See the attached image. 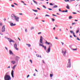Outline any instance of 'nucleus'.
Masks as SVG:
<instances>
[{"mask_svg":"<svg viewBox=\"0 0 80 80\" xmlns=\"http://www.w3.org/2000/svg\"><path fill=\"white\" fill-rule=\"evenodd\" d=\"M45 43H46V45H50V42H48L47 41H46Z\"/></svg>","mask_w":80,"mask_h":80,"instance_id":"2eb2a0df","label":"nucleus"},{"mask_svg":"<svg viewBox=\"0 0 80 80\" xmlns=\"http://www.w3.org/2000/svg\"><path fill=\"white\" fill-rule=\"evenodd\" d=\"M17 64H15L12 67V68L13 69V70L12 71L11 75L12 78H14V71L13 70H15V68L16 67H17Z\"/></svg>","mask_w":80,"mask_h":80,"instance_id":"20e7f679","label":"nucleus"},{"mask_svg":"<svg viewBox=\"0 0 80 80\" xmlns=\"http://www.w3.org/2000/svg\"><path fill=\"white\" fill-rule=\"evenodd\" d=\"M11 7H15V6L14 5H11Z\"/></svg>","mask_w":80,"mask_h":80,"instance_id":"58836bf2","label":"nucleus"},{"mask_svg":"<svg viewBox=\"0 0 80 80\" xmlns=\"http://www.w3.org/2000/svg\"><path fill=\"white\" fill-rule=\"evenodd\" d=\"M62 12H65V13H67L68 12V10H66L65 11L63 10V11H62Z\"/></svg>","mask_w":80,"mask_h":80,"instance_id":"f3484780","label":"nucleus"},{"mask_svg":"<svg viewBox=\"0 0 80 80\" xmlns=\"http://www.w3.org/2000/svg\"><path fill=\"white\" fill-rule=\"evenodd\" d=\"M34 29V27H32L31 28V30H33Z\"/></svg>","mask_w":80,"mask_h":80,"instance_id":"a878e982","label":"nucleus"},{"mask_svg":"<svg viewBox=\"0 0 80 80\" xmlns=\"http://www.w3.org/2000/svg\"><path fill=\"white\" fill-rule=\"evenodd\" d=\"M72 16H70L69 17V19H72Z\"/></svg>","mask_w":80,"mask_h":80,"instance_id":"c85d7f7f","label":"nucleus"},{"mask_svg":"<svg viewBox=\"0 0 80 80\" xmlns=\"http://www.w3.org/2000/svg\"><path fill=\"white\" fill-rule=\"evenodd\" d=\"M18 40H19V41H21V40H20V38H18Z\"/></svg>","mask_w":80,"mask_h":80,"instance_id":"4d7b16f0","label":"nucleus"},{"mask_svg":"<svg viewBox=\"0 0 80 80\" xmlns=\"http://www.w3.org/2000/svg\"><path fill=\"white\" fill-rule=\"evenodd\" d=\"M72 13H73V14H77V13L75 12H72Z\"/></svg>","mask_w":80,"mask_h":80,"instance_id":"3c124183","label":"nucleus"},{"mask_svg":"<svg viewBox=\"0 0 80 80\" xmlns=\"http://www.w3.org/2000/svg\"><path fill=\"white\" fill-rule=\"evenodd\" d=\"M4 80H11V78L10 75L7 74L6 73L4 76Z\"/></svg>","mask_w":80,"mask_h":80,"instance_id":"39448f33","label":"nucleus"},{"mask_svg":"<svg viewBox=\"0 0 80 80\" xmlns=\"http://www.w3.org/2000/svg\"><path fill=\"white\" fill-rule=\"evenodd\" d=\"M37 8L38 10H40V9L39 8Z\"/></svg>","mask_w":80,"mask_h":80,"instance_id":"69168bd1","label":"nucleus"},{"mask_svg":"<svg viewBox=\"0 0 80 80\" xmlns=\"http://www.w3.org/2000/svg\"><path fill=\"white\" fill-rule=\"evenodd\" d=\"M52 77H53V74H50V77L52 78Z\"/></svg>","mask_w":80,"mask_h":80,"instance_id":"412c9836","label":"nucleus"},{"mask_svg":"<svg viewBox=\"0 0 80 80\" xmlns=\"http://www.w3.org/2000/svg\"><path fill=\"white\" fill-rule=\"evenodd\" d=\"M73 36H74V37H76V35H75V34H73Z\"/></svg>","mask_w":80,"mask_h":80,"instance_id":"8fccbe9b","label":"nucleus"},{"mask_svg":"<svg viewBox=\"0 0 80 80\" xmlns=\"http://www.w3.org/2000/svg\"><path fill=\"white\" fill-rule=\"evenodd\" d=\"M80 30V28H78L77 29V30L76 31V33H78V32H79V31Z\"/></svg>","mask_w":80,"mask_h":80,"instance_id":"a211bd4d","label":"nucleus"},{"mask_svg":"<svg viewBox=\"0 0 80 80\" xmlns=\"http://www.w3.org/2000/svg\"><path fill=\"white\" fill-rule=\"evenodd\" d=\"M29 62H31V63L32 64V60H29Z\"/></svg>","mask_w":80,"mask_h":80,"instance_id":"473e14b6","label":"nucleus"},{"mask_svg":"<svg viewBox=\"0 0 80 80\" xmlns=\"http://www.w3.org/2000/svg\"><path fill=\"white\" fill-rule=\"evenodd\" d=\"M33 76H35V73H34L33 75Z\"/></svg>","mask_w":80,"mask_h":80,"instance_id":"774afa93","label":"nucleus"},{"mask_svg":"<svg viewBox=\"0 0 80 80\" xmlns=\"http://www.w3.org/2000/svg\"><path fill=\"white\" fill-rule=\"evenodd\" d=\"M32 1H33V2H34V3H35V4H36V5H37L38 3H37V2L35 1L34 0H33Z\"/></svg>","mask_w":80,"mask_h":80,"instance_id":"aec40b11","label":"nucleus"},{"mask_svg":"<svg viewBox=\"0 0 80 80\" xmlns=\"http://www.w3.org/2000/svg\"><path fill=\"white\" fill-rule=\"evenodd\" d=\"M67 6L66 7V8H68V9H70L69 5H68V4H67Z\"/></svg>","mask_w":80,"mask_h":80,"instance_id":"dca6fc26","label":"nucleus"},{"mask_svg":"<svg viewBox=\"0 0 80 80\" xmlns=\"http://www.w3.org/2000/svg\"><path fill=\"white\" fill-rule=\"evenodd\" d=\"M27 45H28V47H31V45H30V44H26Z\"/></svg>","mask_w":80,"mask_h":80,"instance_id":"4be33fe9","label":"nucleus"},{"mask_svg":"<svg viewBox=\"0 0 80 80\" xmlns=\"http://www.w3.org/2000/svg\"><path fill=\"white\" fill-rule=\"evenodd\" d=\"M42 62L43 63H44V64L45 63V62L44 61V60H42Z\"/></svg>","mask_w":80,"mask_h":80,"instance_id":"ea45409f","label":"nucleus"},{"mask_svg":"<svg viewBox=\"0 0 80 80\" xmlns=\"http://www.w3.org/2000/svg\"><path fill=\"white\" fill-rule=\"evenodd\" d=\"M1 31L2 32H5V25H3L1 29Z\"/></svg>","mask_w":80,"mask_h":80,"instance_id":"6e6552de","label":"nucleus"},{"mask_svg":"<svg viewBox=\"0 0 80 80\" xmlns=\"http://www.w3.org/2000/svg\"><path fill=\"white\" fill-rule=\"evenodd\" d=\"M32 10L33 11H34V12H38V11H37V10H35L34 9H32Z\"/></svg>","mask_w":80,"mask_h":80,"instance_id":"b1692460","label":"nucleus"},{"mask_svg":"<svg viewBox=\"0 0 80 80\" xmlns=\"http://www.w3.org/2000/svg\"><path fill=\"white\" fill-rule=\"evenodd\" d=\"M9 23H10V25L11 27H13V26H15V25H16V24H13V23H12L11 22H9Z\"/></svg>","mask_w":80,"mask_h":80,"instance_id":"ddd939ff","label":"nucleus"},{"mask_svg":"<svg viewBox=\"0 0 80 80\" xmlns=\"http://www.w3.org/2000/svg\"><path fill=\"white\" fill-rule=\"evenodd\" d=\"M55 27H58V26H57L56 25H55Z\"/></svg>","mask_w":80,"mask_h":80,"instance_id":"6e6d98bb","label":"nucleus"},{"mask_svg":"<svg viewBox=\"0 0 80 80\" xmlns=\"http://www.w3.org/2000/svg\"><path fill=\"white\" fill-rule=\"evenodd\" d=\"M15 58H16V62H18V60L20 59V58L18 56H16L15 57Z\"/></svg>","mask_w":80,"mask_h":80,"instance_id":"9b49d317","label":"nucleus"},{"mask_svg":"<svg viewBox=\"0 0 80 80\" xmlns=\"http://www.w3.org/2000/svg\"><path fill=\"white\" fill-rule=\"evenodd\" d=\"M35 71H36V72H38V71L37 70V69H35Z\"/></svg>","mask_w":80,"mask_h":80,"instance_id":"0e129e2a","label":"nucleus"},{"mask_svg":"<svg viewBox=\"0 0 80 80\" xmlns=\"http://www.w3.org/2000/svg\"><path fill=\"white\" fill-rule=\"evenodd\" d=\"M21 2H22V3H24V2L22 1H21Z\"/></svg>","mask_w":80,"mask_h":80,"instance_id":"bf43d9fd","label":"nucleus"},{"mask_svg":"<svg viewBox=\"0 0 80 80\" xmlns=\"http://www.w3.org/2000/svg\"><path fill=\"white\" fill-rule=\"evenodd\" d=\"M14 47L16 50H18V48H17V44L15 43L14 44Z\"/></svg>","mask_w":80,"mask_h":80,"instance_id":"f8f14e48","label":"nucleus"},{"mask_svg":"<svg viewBox=\"0 0 80 80\" xmlns=\"http://www.w3.org/2000/svg\"><path fill=\"white\" fill-rule=\"evenodd\" d=\"M61 43L62 44V45H64V43L62 42H61Z\"/></svg>","mask_w":80,"mask_h":80,"instance_id":"de8ad7c7","label":"nucleus"},{"mask_svg":"<svg viewBox=\"0 0 80 80\" xmlns=\"http://www.w3.org/2000/svg\"><path fill=\"white\" fill-rule=\"evenodd\" d=\"M49 47H50H50H52V43H50V45Z\"/></svg>","mask_w":80,"mask_h":80,"instance_id":"cd10ccee","label":"nucleus"},{"mask_svg":"<svg viewBox=\"0 0 80 80\" xmlns=\"http://www.w3.org/2000/svg\"><path fill=\"white\" fill-rule=\"evenodd\" d=\"M5 48L7 50H8V48H6V47H5Z\"/></svg>","mask_w":80,"mask_h":80,"instance_id":"09e8293b","label":"nucleus"},{"mask_svg":"<svg viewBox=\"0 0 80 80\" xmlns=\"http://www.w3.org/2000/svg\"><path fill=\"white\" fill-rule=\"evenodd\" d=\"M51 19L52 20V22H54V21H55V19H54L53 18H52Z\"/></svg>","mask_w":80,"mask_h":80,"instance_id":"2f4dec72","label":"nucleus"},{"mask_svg":"<svg viewBox=\"0 0 80 80\" xmlns=\"http://www.w3.org/2000/svg\"><path fill=\"white\" fill-rule=\"evenodd\" d=\"M75 22H78V20H75Z\"/></svg>","mask_w":80,"mask_h":80,"instance_id":"680f3d73","label":"nucleus"},{"mask_svg":"<svg viewBox=\"0 0 80 80\" xmlns=\"http://www.w3.org/2000/svg\"><path fill=\"white\" fill-rule=\"evenodd\" d=\"M62 53L64 57H68V54H67V51L65 49H63L62 50Z\"/></svg>","mask_w":80,"mask_h":80,"instance_id":"7ed1b4c3","label":"nucleus"},{"mask_svg":"<svg viewBox=\"0 0 80 80\" xmlns=\"http://www.w3.org/2000/svg\"><path fill=\"white\" fill-rule=\"evenodd\" d=\"M43 37L42 36H41L39 44V46L40 47H42V48L44 49V50H47V46L43 45Z\"/></svg>","mask_w":80,"mask_h":80,"instance_id":"f257e3e1","label":"nucleus"},{"mask_svg":"<svg viewBox=\"0 0 80 80\" xmlns=\"http://www.w3.org/2000/svg\"><path fill=\"white\" fill-rule=\"evenodd\" d=\"M70 0V1H71V2H72V1H75V0Z\"/></svg>","mask_w":80,"mask_h":80,"instance_id":"052dcab7","label":"nucleus"},{"mask_svg":"<svg viewBox=\"0 0 80 80\" xmlns=\"http://www.w3.org/2000/svg\"><path fill=\"white\" fill-rule=\"evenodd\" d=\"M51 50V48H50V46H49L47 51H46V52L47 53H49L50 52V50Z\"/></svg>","mask_w":80,"mask_h":80,"instance_id":"1a4fd4ad","label":"nucleus"},{"mask_svg":"<svg viewBox=\"0 0 80 80\" xmlns=\"http://www.w3.org/2000/svg\"><path fill=\"white\" fill-rule=\"evenodd\" d=\"M57 7H58V6L57 5H55L53 7V8H57Z\"/></svg>","mask_w":80,"mask_h":80,"instance_id":"5701e85b","label":"nucleus"},{"mask_svg":"<svg viewBox=\"0 0 80 80\" xmlns=\"http://www.w3.org/2000/svg\"><path fill=\"white\" fill-rule=\"evenodd\" d=\"M5 38L6 39H8L9 42H13L14 43V41H13L12 39H11L10 38H8L7 36L5 37Z\"/></svg>","mask_w":80,"mask_h":80,"instance_id":"0eeeda50","label":"nucleus"},{"mask_svg":"<svg viewBox=\"0 0 80 80\" xmlns=\"http://www.w3.org/2000/svg\"><path fill=\"white\" fill-rule=\"evenodd\" d=\"M77 37V40H79V41H80V38H79L77 37Z\"/></svg>","mask_w":80,"mask_h":80,"instance_id":"7c9ffc66","label":"nucleus"},{"mask_svg":"<svg viewBox=\"0 0 80 80\" xmlns=\"http://www.w3.org/2000/svg\"><path fill=\"white\" fill-rule=\"evenodd\" d=\"M11 18L12 20H13L14 18L16 22H19V19H20V18L15 16V14H13L11 15Z\"/></svg>","mask_w":80,"mask_h":80,"instance_id":"f03ea898","label":"nucleus"},{"mask_svg":"<svg viewBox=\"0 0 80 80\" xmlns=\"http://www.w3.org/2000/svg\"><path fill=\"white\" fill-rule=\"evenodd\" d=\"M70 32L71 33V34H72V33L73 34H75V33H74V32H73V31H70Z\"/></svg>","mask_w":80,"mask_h":80,"instance_id":"6ab92c4d","label":"nucleus"},{"mask_svg":"<svg viewBox=\"0 0 80 80\" xmlns=\"http://www.w3.org/2000/svg\"><path fill=\"white\" fill-rule=\"evenodd\" d=\"M45 17H50V16L48 15L47 14V15H45Z\"/></svg>","mask_w":80,"mask_h":80,"instance_id":"f704fd0d","label":"nucleus"},{"mask_svg":"<svg viewBox=\"0 0 80 80\" xmlns=\"http://www.w3.org/2000/svg\"><path fill=\"white\" fill-rule=\"evenodd\" d=\"M10 68V66H9L8 68Z\"/></svg>","mask_w":80,"mask_h":80,"instance_id":"864d4df0","label":"nucleus"},{"mask_svg":"<svg viewBox=\"0 0 80 80\" xmlns=\"http://www.w3.org/2000/svg\"><path fill=\"white\" fill-rule=\"evenodd\" d=\"M53 30H55V27H54L53 28Z\"/></svg>","mask_w":80,"mask_h":80,"instance_id":"5fc2aeb1","label":"nucleus"},{"mask_svg":"<svg viewBox=\"0 0 80 80\" xmlns=\"http://www.w3.org/2000/svg\"><path fill=\"white\" fill-rule=\"evenodd\" d=\"M42 7H43L44 8H45V9L47 8H46V7H45V6H44V5H43Z\"/></svg>","mask_w":80,"mask_h":80,"instance_id":"c9c22d12","label":"nucleus"},{"mask_svg":"<svg viewBox=\"0 0 80 80\" xmlns=\"http://www.w3.org/2000/svg\"><path fill=\"white\" fill-rule=\"evenodd\" d=\"M55 38V39H58V38H57V37H56Z\"/></svg>","mask_w":80,"mask_h":80,"instance_id":"e2e57ef3","label":"nucleus"},{"mask_svg":"<svg viewBox=\"0 0 80 80\" xmlns=\"http://www.w3.org/2000/svg\"><path fill=\"white\" fill-rule=\"evenodd\" d=\"M75 24H77V23L74 22L72 24V25H75Z\"/></svg>","mask_w":80,"mask_h":80,"instance_id":"393cba45","label":"nucleus"},{"mask_svg":"<svg viewBox=\"0 0 80 80\" xmlns=\"http://www.w3.org/2000/svg\"><path fill=\"white\" fill-rule=\"evenodd\" d=\"M70 37L71 38H72V36L70 35Z\"/></svg>","mask_w":80,"mask_h":80,"instance_id":"338daca9","label":"nucleus"},{"mask_svg":"<svg viewBox=\"0 0 80 80\" xmlns=\"http://www.w3.org/2000/svg\"><path fill=\"white\" fill-rule=\"evenodd\" d=\"M27 29L26 28V29H25V32H26V33H27Z\"/></svg>","mask_w":80,"mask_h":80,"instance_id":"13d9d810","label":"nucleus"},{"mask_svg":"<svg viewBox=\"0 0 80 80\" xmlns=\"http://www.w3.org/2000/svg\"><path fill=\"white\" fill-rule=\"evenodd\" d=\"M2 25H3L2 23H0V26H2Z\"/></svg>","mask_w":80,"mask_h":80,"instance_id":"72a5a7b5","label":"nucleus"},{"mask_svg":"<svg viewBox=\"0 0 80 80\" xmlns=\"http://www.w3.org/2000/svg\"><path fill=\"white\" fill-rule=\"evenodd\" d=\"M36 56L37 57H40V55H38V54H36Z\"/></svg>","mask_w":80,"mask_h":80,"instance_id":"bb28decb","label":"nucleus"},{"mask_svg":"<svg viewBox=\"0 0 80 80\" xmlns=\"http://www.w3.org/2000/svg\"><path fill=\"white\" fill-rule=\"evenodd\" d=\"M70 59H68V62L67 64V68H70L71 67V62H70Z\"/></svg>","mask_w":80,"mask_h":80,"instance_id":"423d86ee","label":"nucleus"},{"mask_svg":"<svg viewBox=\"0 0 80 80\" xmlns=\"http://www.w3.org/2000/svg\"><path fill=\"white\" fill-rule=\"evenodd\" d=\"M14 5H18V4L15 2L14 3Z\"/></svg>","mask_w":80,"mask_h":80,"instance_id":"49530a36","label":"nucleus"},{"mask_svg":"<svg viewBox=\"0 0 80 80\" xmlns=\"http://www.w3.org/2000/svg\"><path fill=\"white\" fill-rule=\"evenodd\" d=\"M52 16H54V17H57V16L56 15H55L53 14H52Z\"/></svg>","mask_w":80,"mask_h":80,"instance_id":"37998d69","label":"nucleus"},{"mask_svg":"<svg viewBox=\"0 0 80 80\" xmlns=\"http://www.w3.org/2000/svg\"><path fill=\"white\" fill-rule=\"evenodd\" d=\"M41 33H42V32H41L38 33V35H40V34H41Z\"/></svg>","mask_w":80,"mask_h":80,"instance_id":"a19ab883","label":"nucleus"},{"mask_svg":"<svg viewBox=\"0 0 80 80\" xmlns=\"http://www.w3.org/2000/svg\"><path fill=\"white\" fill-rule=\"evenodd\" d=\"M9 52L10 55H12V54H13V52H12V51L11 50H10L9 51Z\"/></svg>","mask_w":80,"mask_h":80,"instance_id":"4468645a","label":"nucleus"},{"mask_svg":"<svg viewBox=\"0 0 80 80\" xmlns=\"http://www.w3.org/2000/svg\"><path fill=\"white\" fill-rule=\"evenodd\" d=\"M30 77V75L29 74H28V76H27V78H28V77Z\"/></svg>","mask_w":80,"mask_h":80,"instance_id":"79ce46f5","label":"nucleus"},{"mask_svg":"<svg viewBox=\"0 0 80 80\" xmlns=\"http://www.w3.org/2000/svg\"><path fill=\"white\" fill-rule=\"evenodd\" d=\"M50 5H51V6H53V4L52 3H50Z\"/></svg>","mask_w":80,"mask_h":80,"instance_id":"c03bdc74","label":"nucleus"},{"mask_svg":"<svg viewBox=\"0 0 80 80\" xmlns=\"http://www.w3.org/2000/svg\"><path fill=\"white\" fill-rule=\"evenodd\" d=\"M19 15H23V14H22V13H19Z\"/></svg>","mask_w":80,"mask_h":80,"instance_id":"603ef678","label":"nucleus"},{"mask_svg":"<svg viewBox=\"0 0 80 80\" xmlns=\"http://www.w3.org/2000/svg\"><path fill=\"white\" fill-rule=\"evenodd\" d=\"M77 50V48L72 49V50H73L74 51H76Z\"/></svg>","mask_w":80,"mask_h":80,"instance_id":"c756f323","label":"nucleus"},{"mask_svg":"<svg viewBox=\"0 0 80 80\" xmlns=\"http://www.w3.org/2000/svg\"><path fill=\"white\" fill-rule=\"evenodd\" d=\"M59 12H62V11H61V8H59Z\"/></svg>","mask_w":80,"mask_h":80,"instance_id":"a18cd8bd","label":"nucleus"},{"mask_svg":"<svg viewBox=\"0 0 80 80\" xmlns=\"http://www.w3.org/2000/svg\"><path fill=\"white\" fill-rule=\"evenodd\" d=\"M11 63L12 65H15L16 63V62L15 60H12L11 61Z\"/></svg>","mask_w":80,"mask_h":80,"instance_id":"9d476101","label":"nucleus"},{"mask_svg":"<svg viewBox=\"0 0 80 80\" xmlns=\"http://www.w3.org/2000/svg\"><path fill=\"white\" fill-rule=\"evenodd\" d=\"M48 9L49 10H52V9L50 8H48Z\"/></svg>","mask_w":80,"mask_h":80,"instance_id":"4c0bfd02","label":"nucleus"},{"mask_svg":"<svg viewBox=\"0 0 80 80\" xmlns=\"http://www.w3.org/2000/svg\"><path fill=\"white\" fill-rule=\"evenodd\" d=\"M0 35H3V34L2 33V32H1L0 30Z\"/></svg>","mask_w":80,"mask_h":80,"instance_id":"e433bc0d","label":"nucleus"}]
</instances>
